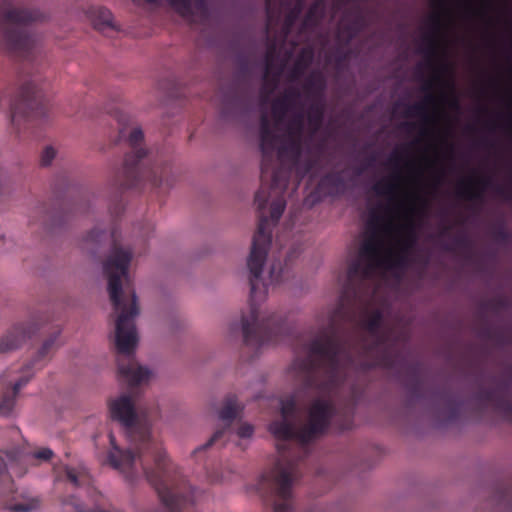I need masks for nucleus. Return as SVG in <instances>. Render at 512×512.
I'll use <instances>...</instances> for the list:
<instances>
[{
	"instance_id": "f257e3e1",
	"label": "nucleus",
	"mask_w": 512,
	"mask_h": 512,
	"mask_svg": "<svg viewBox=\"0 0 512 512\" xmlns=\"http://www.w3.org/2000/svg\"><path fill=\"white\" fill-rule=\"evenodd\" d=\"M261 186L255 194L259 221L247 259L249 271L250 312L242 316V332L246 346L258 351L262 346L278 343L289 334L290 327L283 316L272 313L262 315L259 302L266 298L269 284L282 281L284 269L273 263L269 280L263 277V268L272 242L271 226L277 224L285 207V191L292 169L301 156V139L279 134L266 115L260 119Z\"/></svg>"
},
{
	"instance_id": "f03ea898",
	"label": "nucleus",
	"mask_w": 512,
	"mask_h": 512,
	"mask_svg": "<svg viewBox=\"0 0 512 512\" xmlns=\"http://www.w3.org/2000/svg\"><path fill=\"white\" fill-rule=\"evenodd\" d=\"M306 348V357L296 358L291 368L300 389L317 397L310 404L306 424L300 427L293 421L297 410L296 398L291 396L281 402L282 418L269 424V431L277 440L279 458L270 471L260 476L256 485L260 496L273 505V512H293L292 486L299 476V463L308 455L309 443L327 434L331 428L343 432L353 427L354 397L343 406L334 399L342 380L340 376L333 388L322 391L326 375L319 365L311 383L306 381V374L300 365L309 357V344Z\"/></svg>"
},
{
	"instance_id": "7ed1b4c3",
	"label": "nucleus",
	"mask_w": 512,
	"mask_h": 512,
	"mask_svg": "<svg viewBox=\"0 0 512 512\" xmlns=\"http://www.w3.org/2000/svg\"><path fill=\"white\" fill-rule=\"evenodd\" d=\"M109 411L111 418L124 427L127 437L135 443L136 453L130 449H120L110 433L112 449L107 456L108 463L130 481L137 475L140 466L169 512H192L197 491L187 484L165 451L151 440L149 429L146 426L137 427L138 414L132 397L124 394L111 400Z\"/></svg>"
},
{
	"instance_id": "20e7f679",
	"label": "nucleus",
	"mask_w": 512,
	"mask_h": 512,
	"mask_svg": "<svg viewBox=\"0 0 512 512\" xmlns=\"http://www.w3.org/2000/svg\"><path fill=\"white\" fill-rule=\"evenodd\" d=\"M348 312L340 305L329 320V324L309 344V357L300 362L311 383L313 373L321 365L326 378L322 391L333 388L340 376L355 364L356 358L368 357L383 352L392 338V329L383 326L380 309L367 312L356 327L346 328Z\"/></svg>"
},
{
	"instance_id": "39448f33",
	"label": "nucleus",
	"mask_w": 512,
	"mask_h": 512,
	"mask_svg": "<svg viewBox=\"0 0 512 512\" xmlns=\"http://www.w3.org/2000/svg\"><path fill=\"white\" fill-rule=\"evenodd\" d=\"M132 256L130 249L114 243L109 257L103 264L104 273L108 278L110 301L117 313L115 346L119 354L118 373L131 389L146 382L150 377V371L139 365L134 358L138 344L135 320L140 310L136 292L129 284L128 269Z\"/></svg>"
},
{
	"instance_id": "423d86ee",
	"label": "nucleus",
	"mask_w": 512,
	"mask_h": 512,
	"mask_svg": "<svg viewBox=\"0 0 512 512\" xmlns=\"http://www.w3.org/2000/svg\"><path fill=\"white\" fill-rule=\"evenodd\" d=\"M120 139H125L131 151L126 154L122 170L114 180L113 187L119 191L137 188L145 183L152 187H169V167L162 164H152L147 151L142 148L144 134L141 128L134 127L127 134L126 128L119 130Z\"/></svg>"
},
{
	"instance_id": "0eeeda50",
	"label": "nucleus",
	"mask_w": 512,
	"mask_h": 512,
	"mask_svg": "<svg viewBox=\"0 0 512 512\" xmlns=\"http://www.w3.org/2000/svg\"><path fill=\"white\" fill-rule=\"evenodd\" d=\"M383 223L384 217L379 212L373 211L369 220L371 233L362 242L358 257L351 261L348 266L347 281L344 287L345 294L357 298L364 282L370 279L376 269L383 265V242L379 236V231L382 228L385 230L391 228L390 223L387 225H383Z\"/></svg>"
},
{
	"instance_id": "6e6552de",
	"label": "nucleus",
	"mask_w": 512,
	"mask_h": 512,
	"mask_svg": "<svg viewBox=\"0 0 512 512\" xmlns=\"http://www.w3.org/2000/svg\"><path fill=\"white\" fill-rule=\"evenodd\" d=\"M37 13L28 9L10 8L0 14V41L2 50L11 57L30 60L36 39L30 25Z\"/></svg>"
},
{
	"instance_id": "1a4fd4ad",
	"label": "nucleus",
	"mask_w": 512,
	"mask_h": 512,
	"mask_svg": "<svg viewBox=\"0 0 512 512\" xmlns=\"http://www.w3.org/2000/svg\"><path fill=\"white\" fill-rule=\"evenodd\" d=\"M38 75L20 80L15 96L8 101L11 123L17 133L21 132L22 123L30 125L34 120L46 118L49 111L48 100L39 85Z\"/></svg>"
},
{
	"instance_id": "9d476101",
	"label": "nucleus",
	"mask_w": 512,
	"mask_h": 512,
	"mask_svg": "<svg viewBox=\"0 0 512 512\" xmlns=\"http://www.w3.org/2000/svg\"><path fill=\"white\" fill-rule=\"evenodd\" d=\"M60 329L52 332L39 349L35 359L27 364L21 371L20 376H16L17 370L8 369L0 376V415L8 417L12 414L15 399L22 387H24L33 376L32 368L39 362L44 361L49 353L56 347V341L60 335Z\"/></svg>"
},
{
	"instance_id": "9b49d317",
	"label": "nucleus",
	"mask_w": 512,
	"mask_h": 512,
	"mask_svg": "<svg viewBox=\"0 0 512 512\" xmlns=\"http://www.w3.org/2000/svg\"><path fill=\"white\" fill-rule=\"evenodd\" d=\"M489 388H480L474 395L483 407H492L504 420L512 423L511 382L506 378L493 377Z\"/></svg>"
},
{
	"instance_id": "f8f14e48",
	"label": "nucleus",
	"mask_w": 512,
	"mask_h": 512,
	"mask_svg": "<svg viewBox=\"0 0 512 512\" xmlns=\"http://www.w3.org/2000/svg\"><path fill=\"white\" fill-rule=\"evenodd\" d=\"M242 410L243 406L238 402L236 395L229 394L226 396L223 406L219 411V418L226 423V427L216 431L204 445L194 450V456L197 460L203 452L224 438L225 434L230 430L231 423L239 416Z\"/></svg>"
},
{
	"instance_id": "ddd939ff",
	"label": "nucleus",
	"mask_w": 512,
	"mask_h": 512,
	"mask_svg": "<svg viewBox=\"0 0 512 512\" xmlns=\"http://www.w3.org/2000/svg\"><path fill=\"white\" fill-rule=\"evenodd\" d=\"M43 317L27 323L14 325L0 339V353H8L18 349L27 339L41 328Z\"/></svg>"
},
{
	"instance_id": "4468645a",
	"label": "nucleus",
	"mask_w": 512,
	"mask_h": 512,
	"mask_svg": "<svg viewBox=\"0 0 512 512\" xmlns=\"http://www.w3.org/2000/svg\"><path fill=\"white\" fill-rule=\"evenodd\" d=\"M284 67L285 63L278 59L276 40H268L263 81L264 89H269V93L273 92L278 86Z\"/></svg>"
},
{
	"instance_id": "2eb2a0df",
	"label": "nucleus",
	"mask_w": 512,
	"mask_h": 512,
	"mask_svg": "<svg viewBox=\"0 0 512 512\" xmlns=\"http://www.w3.org/2000/svg\"><path fill=\"white\" fill-rule=\"evenodd\" d=\"M300 97V90L291 87L286 89L281 96L273 100L271 112L277 124H281L287 114L297 106Z\"/></svg>"
},
{
	"instance_id": "dca6fc26",
	"label": "nucleus",
	"mask_w": 512,
	"mask_h": 512,
	"mask_svg": "<svg viewBox=\"0 0 512 512\" xmlns=\"http://www.w3.org/2000/svg\"><path fill=\"white\" fill-rule=\"evenodd\" d=\"M430 394L436 402L444 406L442 414L448 422L458 418L462 406V401L458 395L446 388L433 390Z\"/></svg>"
},
{
	"instance_id": "f3484780",
	"label": "nucleus",
	"mask_w": 512,
	"mask_h": 512,
	"mask_svg": "<svg viewBox=\"0 0 512 512\" xmlns=\"http://www.w3.org/2000/svg\"><path fill=\"white\" fill-rule=\"evenodd\" d=\"M490 185V178L461 181L457 187V195L467 200L479 201L483 199V191Z\"/></svg>"
},
{
	"instance_id": "a211bd4d",
	"label": "nucleus",
	"mask_w": 512,
	"mask_h": 512,
	"mask_svg": "<svg viewBox=\"0 0 512 512\" xmlns=\"http://www.w3.org/2000/svg\"><path fill=\"white\" fill-rule=\"evenodd\" d=\"M303 88L313 101L324 100L326 79L321 72L313 71L306 78Z\"/></svg>"
},
{
	"instance_id": "6ab92c4d",
	"label": "nucleus",
	"mask_w": 512,
	"mask_h": 512,
	"mask_svg": "<svg viewBox=\"0 0 512 512\" xmlns=\"http://www.w3.org/2000/svg\"><path fill=\"white\" fill-rule=\"evenodd\" d=\"M325 116L324 100L313 101L307 110V121L310 127L311 136L315 135L321 129Z\"/></svg>"
},
{
	"instance_id": "aec40b11",
	"label": "nucleus",
	"mask_w": 512,
	"mask_h": 512,
	"mask_svg": "<svg viewBox=\"0 0 512 512\" xmlns=\"http://www.w3.org/2000/svg\"><path fill=\"white\" fill-rule=\"evenodd\" d=\"M90 19L94 28L98 31L115 29L113 16L110 10L104 7H95L90 10Z\"/></svg>"
},
{
	"instance_id": "412c9836",
	"label": "nucleus",
	"mask_w": 512,
	"mask_h": 512,
	"mask_svg": "<svg viewBox=\"0 0 512 512\" xmlns=\"http://www.w3.org/2000/svg\"><path fill=\"white\" fill-rule=\"evenodd\" d=\"M365 26V16L361 12H358L350 23L341 28L339 38L344 40L345 45H348L365 28Z\"/></svg>"
},
{
	"instance_id": "4be33fe9",
	"label": "nucleus",
	"mask_w": 512,
	"mask_h": 512,
	"mask_svg": "<svg viewBox=\"0 0 512 512\" xmlns=\"http://www.w3.org/2000/svg\"><path fill=\"white\" fill-rule=\"evenodd\" d=\"M319 187L325 189L329 195H336L343 192L345 189V180L342 172L327 173L321 178Z\"/></svg>"
},
{
	"instance_id": "5701e85b",
	"label": "nucleus",
	"mask_w": 512,
	"mask_h": 512,
	"mask_svg": "<svg viewBox=\"0 0 512 512\" xmlns=\"http://www.w3.org/2000/svg\"><path fill=\"white\" fill-rule=\"evenodd\" d=\"M325 13V5L323 0H316L314 1L310 7L308 8L303 22H302V28L303 29H313L319 25L321 20L324 17Z\"/></svg>"
},
{
	"instance_id": "b1692460",
	"label": "nucleus",
	"mask_w": 512,
	"mask_h": 512,
	"mask_svg": "<svg viewBox=\"0 0 512 512\" xmlns=\"http://www.w3.org/2000/svg\"><path fill=\"white\" fill-rule=\"evenodd\" d=\"M313 57L314 54L310 48H304L301 50L294 63L293 69L290 72L291 81H296L304 75L305 71L312 64Z\"/></svg>"
},
{
	"instance_id": "393cba45",
	"label": "nucleus",
	"mask_w": 512,
	"mask_h": 512,
	"mask_svg": "<svg viewBox=\"0 0 512 512\" xmlns=\"http://www.w3.org/2000/svg\"><path fill=\"white\" fill-rule=\"evenodd\" d=\"M436 102V97L429 93L423 102L415 103L407 107L405 111L406 117H421L423 118L425 123L432 122L433 118L427 114V105L434 104Z\"/></svg>"
},
{
	"instance_id": "a878e982",
	"label": "nucleus",
	"mask_w": 512,
	"mask_h": 512,
	"mask_svg": "<svg viewBox=\"0 0 512 512\" xmlns=\"http://www.w3.org/2000/svg\"><path fill=\"white\" fill-rule=\"evenodd\" d=\"M416 233L413 223H409L405 226V236L401 241V251L396 255V262L402 265L406 261V254L416 244Z\"/></svg>"
},
{
	"instance_id": "bb28decb",
	"label": "nucleus",
	"mask_w": 512,
	"mask_h": 512,
	"mask_svg": "<svg viewBox=\"0 0 512 512\" xmlns=\"http://www.w3.org/2000/svg\"><path fill=\"white\" fill-rule=\"evenodd\" d=\"M425 47L422 52L427 56V65L433 67V60L439 56L440 43L434 35H429L424 38Z\"/></svg>"
},
{
	"instance_id": "cd10ccee",
	"label": "nucleus",
	"mask_w": 512,
	"mask_h": 512,
	"mask_svg": "<svg viewBox=\"0 0 512 512\" xmlns=\"http://www.w3.org/2000/svg\"><path fill=\"white\" fill-rule=\"evenodd\" d=\"M449 71H450V65L445 60H442L439 63V65L435 68V74H434L433 79L427 81L424 84L422 89L424 91H431L435 81L442 82L446 86L452 88L453 87L452 81H443L442 77H441L442 75L447 74Z\"/></svg>"
},
{
	"instance_id": "c85d7f7f",
	"label": "nucleus",
	"mask_w": 512,
	"mask_h": 512,
	"mask_svg": "<svg viewBox=\"0 0 512 512\" xmlns=\"http://www.w3.org/2000/svg\"><path fill=\"white\" fill-rule=\"evenodd\" d=\"M304 131V115L299 112L293 116L287 127V138L301 139Z\"/></svg>"
},
{
	"instance_id": "c756f323",
	"label": "nucleus",
	"mask_w": 512,
	"mask_h": 512,
	"mask_svg": "<svg viewBox=\"0 0 512 512\" xmlns=\"http://www.w3.org/2000/svg\"><path fill=\"white\" fill-rule=\"evenodd\" d=\"M407 388L411 401H418L426 397L425 385L419 376L415 375Z\"/></svg>"
},
{
	"instance_id": "7c9ffc66",
	"label": "nucleus",
	"mask_w": 512,
	"mask_h": 512,
	"mask_svg": "<svg viewBox=\"0 0 512 512\" xmlns=\"http://www.w3.org/2000/svg\"><path fill=\"white\" fill-rule=\"evenodd\" d=\"M284 0H265V8L267 14V30L274 19L278 20L281 15V9L283 6Z\"/></svg>"
},
{
	"instance_id": "2f4dec72",
	"label": "nucleus",
	"mask_w": 512,
	"mask_h": 512,
	"mask_svg": "<svg viewBox=\"0 0 512 512\" xmlns=\"http://www.w3.org/2000/svg\"><path fill=\"white\" fill-rule=\"evenodd\" d=\"M302 12V3L299 1L286 15L283 25L284 38L289 34L296 20Z\"/></svg>"
},
{
	"instance_id": "473e14b6",
	"label": "nucleus",
	"mask_w": 512,
	"mask_h": 512,
	"mask_svg": "<svg viewBox=\"0 0 512 512\" xmlns=\"http://www.w3.org/2000/svg\"><path fill=\"white\" fill-rule=\"evenodd\" d=\"M397 184L392 180L380 181L373 187L374 192L379 196L392 197L397 191Z\"/></svg>"
},
{
	"instance_id": "72a5a7b5",
	"label": "nucleus",
	"mask_w": 512,
	"mask_h": 512,
	"mask_svg": "<svg viewBox=\"0 0 512 512\" xmlns=\"http://www.w3.org/2000/svg\"><path fill=\"white\" fill-rule=\"evenodd\" d=\"M171 6L184 18H192L195 12L199 13L201 16H206L208 13V6L206 0H190L191 12L187 15L180 13L172 4Z\"/></svg>"
},
{
	"instance_id": "f704fd0d",
	"label": "nucleus",
	"mask_w": 512,
	"mask_h": 512,
	"mask_svg": "<svg viewBox=\"0 0 512 512\" xmlns=\"http://www.w3.org/2000/svg\"><path fill=\"white\" fill-rule=\"evenodd\" d=\"M153 3L156 0H146ZM180 13L187 15L191 12L190 0H168Z\"/></svg>"
},
{
	"instance_id": "c9c22d12",
	"label": "nucleus",
	"mask_w": 512,
	"mask_h": 512,
	"mask_svg": "<svg viewBox=\"0 0 512 512\" xmlns=\"http://www.w3.org/2000/svg\"><path fill=\"white\" fill-rule=\"evenodd\" d=\"M39 506L37 499H32L27 503H16L12 506V510L16 512H30Z\"/></svg>"
},
{
	"instance_id": "e433bc0d",
	"label": "nucleus",
	"mask_w": 512,
	"mask_h": 512,
	"mask_svg": "<svg viewBox=\"0 0 512 512\" xmlns=\"http://www.w3.org/2000/svg\"><path fill=\"white\" fill-rule=\"evenodd\" d=\"M492 236L496 241L500 243H506L510 238L509 232L503 225L495 227L492 230Z\"/></svg>"
},
{
	"instance_id": "4c0bfd02",
	"label": "nucleus",
	"mask_w": 512,
	"mask_h": 512,
	"mask_svg": "<svg viewBox=\"0 0 512 512\" xmlns=\"http://www.w3.org/2000/svg\"><path fill=\"white\" fill-rule=\"evenodd\" d=\"M56 156V151L52 147H46L41 155V165L48 166Z\"/></svg>"
},
{
	"instance_id": "58836bf2",
	"label": "nucleus",
	"mask_w": 512,
	"mask_h": 512,
	"mask_svg": "<svg viewBox=\"0 0 512 512\" xmlns=\"http://www.w3.org/2000/svg\"><path fill=\"white\" fill-rule=\"evenodd\" d=\"M350 57V51L337 48L335 51V63L337 67L342 66Z\"/></svg>"
},
{
	"instance_id": "ea45409f",
	"label": "nucleus",
	"mask_w": 512,
	"mask_h": 512,
	"mask_svg": "<svg viewBox=\"0 0 512 512\" xmlns=\"http://www.w3.org/2000/svg\"><path fill=\"white\" fill-rule=\"evenodd\" d=\"M253 432V426L248 423H242L237 429V435L240 438H249L253 435Z\"/></svg>"
},
{
	"instance_id": "a19ab883",
	"label": "nucleus",
	"mask_w": 512,
	"mask_h": 512,
	"mask_svg": "<svg viewBox=\"0 0 512 512\" xmlns=\"http://www.w3.org/2000/svg\"><path fill=\"white\" fill-rule=\"evenodd\" d=\"M34 458L42 460V461H48L53 456V451L49 448H41L38 451L33 453Z\"/></svg>"
},
{
	"instance_id": "79ce46f5",
	"label": "nucleus",
	"mask_w": 512,
	"mask_h": 512,
	"mask_svg": "<svg viewBox=\"0 0 512 512\" xmlns=\"http://www.w3.org/2000/svg\"><path fill=\"white\" fill-rule=\"evenodd\" d=\"M402 160H403L402 155L399 152L395 151L389 157L388 164L393 166L395 169H398Z\"/></svg>"
},
{
	"instance_id": "37998d69",
	"label": "nucleus",
	"mask_w": 512,
	"mask_h": 512,
	"mask_svg": "<svg viewBox=\"0 0 512 512\" xmlns=\"http://www.w3.org/2000/svg\"><path fill=\"white\" fill-rule=\"evenodd\" d=\"M104 232L98 229H93L87 235V240L91 242H100L103 238Z\"/></svg>"
},
{
	"instance_id": "c03bdc74",
	"label": "nucleus",
	"mask_w": 512,
	"mask_h": 512,
	"mask_svg": "<svg viewBox=\"0 0 512 512\" xmlns=\"http://www.w3.org/2000/svg\"><path fill=\"white\" fill-rule=\"evenodd\" d=\"M503 306H504V301L500 298L492 299L485 304L486 308L493 309V310H497Z\"/></svg>"
},
{
	"instance_id": "a18cd8bd",
	"label": "nucleus",
	"mask_w": 512,
	"mask_h": 512,
	"mask_svg": "<svg viewBox=\"0 0 512 512\" xmlns=\"http://www.w3.org/2000/svg\"><path fill=\"white\" fill-rule=\"evenodd\" d=\"M453 244L455 247L465 248L468 246L469 241L466 236L462 235V236L455 237L453 240Z\"/></svg>"
},
{
	"instance_id": "49530a36",
	"label": "nucleus",
	"mask_w": 512,
	"mask_h": 512,
	"mask_svg": "<svg viewBox=\"0 0 512 512\" xmlns=\"http://www.w3.org/2000/svg\"><path fill=\"white\" fill-rule=\"evenodd\" d=\"M496 193L502 197H504L507 200H512V192L506 189L503 186H497L496 187Z\"/></svg>"
},
{
	"instance_id": "de8ad7c7",
	"label": "nucleus",
	"mask_w": 512,
	"mask_h": 512,
	"mask_svg": "<svg viewBox=\"0 0 512 512\" xmlns=\"http://www.w3.org/2000/svg\"><path fill=\"white\" fill-rule=\"evenodd\" d=\"M432 27L435 33H438L442 27L440 15H434L431 19Z\"/></svg>"
},
{
	"instance_id": "09e8293b",
	"label": "nucleus",
	"mask_w": 512,
	"mask_h": 512,
	"mask_svg": "<svg viewBox=\"0 0 512 512\" xmlns=\"http://www.w3.org/2000/svg\"><path fill=\"white\" fill-rule=\"evenodd\" d=\"M67 479L75 486L78 485V477L73 469L66 470Z\"/></svg>"
},
{
	"instance_id": "8fccbe9b",
	"label": "nucleus",
	"mask_w": 512,
	"mask_h": 512,
	"mask_svg": "<svg viewBox=\"0 0 512 512\" xmlns=\"http://www.w3.org/2000/svg\"><path fill=\"white\" fill-rule=\"evenodd\" d=\"M449 106L451 109L458 111L460 109V103L457 97L453 96L449 100Z\"/></svg>"
},
{
	"instance_id": "3c124183",
	"label": "nucleus",
	"mask_w": 512,
	"mask_h": 512,
	"mask_svg": "<svg viewBox=\"0 0 512 512\" xmlns=\"http://www.w3.org/2000/svg\"><path fill=\"white\" fill-rule=\"evenodd\" d=\"M208 478L210 479L211 482H218V481H221L223 479V476L222 475H218L216 473H209L208 472Z\"/></svg>"
},
{
	"instance_id": "603ef678",
	"label": "nucleus",
	"mask_w": 512,
	"mask_h": 512,
	"mask_svg": "<svg viewBox=\"0 0 512 512\" xmlns=\"http://www.w3.org/2000/svg\"><path fill=\"white\" fill-rule=\"evenodd\" d=\"M401 127L410 132L412 129L415 128V124L414 123L405 122V123H403L401 125Z\"/></svg>"
},
{
	"instance_id": "864d4df0",
	"label": "nucleus",
	"mask_w": 512,
	"mask_h": 512,
	"mask_svg": "<svg viewBox=\"0 0 512 512\" xmlns=\"http://www.w3.org/2000/svg\"><path fill=\"white\" fill-rule=\"evenodd\" d=\"M436 3L438 5V7H440L441 9H443L445 12H448V9L446 7V1L445 0H436Z\"/></svg>"
},
{
	"instance_id": "5fc2aeb1",
	"label": "nucleus",
	"mask_w": 512,
	"mask_h": 512,
	"mask_svg": "<svg viewBox=\"0 0 512 512\" xmlns=\"http://www.w3.org/2000/svg\"><path fill=\"white\" fill-rule=\"evenodd\" d=\"M5 468V463L2 457H0V474L3 472Z\"/></svg>"
},
{
	"instance_id": "6e6d98bb",
	"label": "nucleus",
	"mask_w": 512,
	"mask_h": 512,
	"mask_svg": "<svg viewBox=\"0 0 512 512\" xmlns=\"http://www.w3.org/2000/svg\"><path fill=\"white\" fill-rule=\"evenodd\" d=\"M293 253H294V251H291L288 253L287 259L285 260V265H287L288 261H290L292 259Z\"/></svg>"
},
{
	"instance_id": "4d7b16f0",
	"label": "nucleus",
	"mask_w": 512,
	"mask_h": 512,
	"mask_svg": "<svg viewBox=\"0 0 512 512\" xmlns=\"http://www.w3.org/2000/svg\"><path fill=\"white\" fill-rule=\"evenodd\" d=\"M449 231H450V226H446L441 231V235H446V234H448Z\"/></svg>"
},
{
	"instance_id": "13d9d810",
	"label": "nucleus",
	"mask_w": 512,
	"mask_h": 512,
	"mask_svg": "<svg viewBox=\"0 0 512 512\" xmlns=\"http://www.w3.org/2000/svg\"><path fill=\"white\" fill-rule=\"evenodd\" d=\"M441 180H442V176H441V175L437 176V177L435 178V182H436V184H437V185H438V184H440V183H441Z\"/></svg>"
},
{
	"instance_id": "bf43d9fd",
	"label": "nucleus",
	"mask_w": 512,
	"mask_h": 512,
	"mask_svg": "<svg viewBox=\"0 0 512 512\" xmlns=\"http://www.w3.org/2000/svg\"><path fill=\"white\" fill-rule=\"evenodd\" d=\"M421 134L422 135H427L428 134V130L427 129H422L421 130Z\"/></svg>"
},
{
	"instance_id": "052dcab7",
	"label": "nucleus",
	"mask_w": 512,
	"mask_h": 512,
	"mask_svg": "<svg viewBox=\"0 0 512 512\" xmlns=\"http://www.w3.org/2000/svg\"><path fill=\"white\" fill-rule=\"evenodd\" d=\"M419 199H420V201L422 202V204H423L424 206H426V205H427V201H426L425 199H422V198H419Z\"/></svg>"
},
{
	"instance_id": "680f3d73",
	"label": "nucleus",
	"mask_w": 512,
	"mask_h": 512,
	"mask_svg": "<svg viewBox=\"0 0 512 512\" xmlns=\"http://www.w3.org/2000/svg\"><path fill=\"white\" fill-rule=\"evenodd\" d=\"M489 333H490V330H489V329H485L484 334H485L486 336H488V335H489Z\"/></svg>"
},
{
	"instance_id": "e2e57ef3",
	"label": "nucleus",
	"mask_w": 512,
	"mask_h": 512,
	"mask_svg": "<svg viewBox=\"0 0 512 512\" xmlns=\"http://www.w3.org/2000/svg\"><path fill=\"white\" fill-rule=\"evenodd\" d=\"M233 100H234V101H237V100H238V97H237V95H236V94H234V95H233Z\"/></svg>"
},
{
	"instance_id": "0e129e2a",
	"label": "nucleus",
	"mask_w": 512,
	"mask_h": 512,
	"mask_svg": "<svg viewBox=\"0 0 512 512\" xmlns=\"http://www.w3.org/2000/svg\"><path fill=\"white\" fill-rule=\"evenodd\" d=\"M445 249H446V250H452L453 248H452V247H450V246H446V247H445Z\"/></svg>"
},
{
	"instance_id": "69168bd1",
	"label": "nucleus",
	"mask_w": 512,
	"mask_h": 512,
	"mask_svg": "<svg viewBox=\"0 0 512 512\" xmlns=\"http://www.w3.org/2000/svg\"><path fill=\"white\" fill-rule=\"evenodd\" d=\"M398 178H399V176H398V175H394V176H393V179H398Z\"/></svg>"
}]
</instances>
